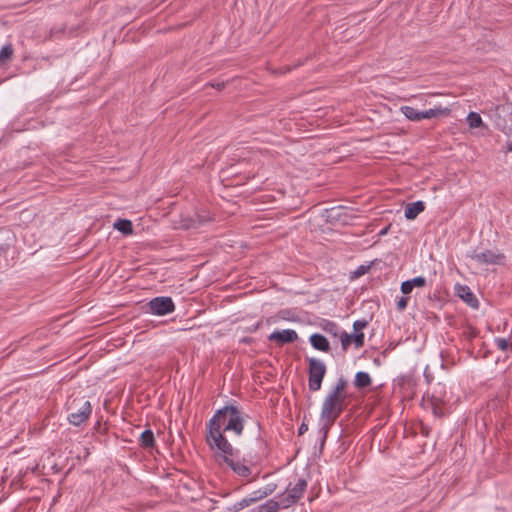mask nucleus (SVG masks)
Wrapping results in <instances>:
<instances>
[{"instance_id": "0eeeda50", "label": "nucleus", "mask_w": 512, "mask_h": 512, "mask_svg": "<svg viewBox=\"0 0 512 512\" xmlns=\"http://www.w3.org/2000/svg\"><path fill=\"white\" fill-rule=\"evenodd\" d=\"M152 314L163 316L174 312L175 305L171 297H155L148 303Z\"/></svg>"}, {"instance_id": "7c9ffc66", "label": "nucleus", "mask_w": 512, "mask_h": 512, "mask_svg": "<svg viewBox=\"0 0 512 512\" xmlns=\"http://www.w3.org/2000/svg\"><path fill=\"white\" fill-rule=\"evenodd\" d=\"M408 300L409 298L408 297H401L398 302H397V309L399 311H403L406 309L407 305H408Z\"/></svg>"}, {"instance_id": "1a4fd4ad", "label": "nucleus", "mask_w": 512, "mask_h": 512, "mask_svg": "<svg viewBox=\"0 0 512 512\" xmlns=\"http://www.w3.org/2000/svg\"><path fill=\"white\" fill-rule=\"evenodd\" d=\"M473 259L481 264H503L505 255L497 251L486 250L484 252L476 253L473 256Z\"/></svg>"}, {"instance_id": "dca6fc26", "label": "nucleus", "mask_w": 512, "mask_h": 512, "mask_svg": "<svg viewBox=\"0 0 512 512\" xmlns=\"http://www.w3.org/2000/svg\"><path fill=\"white\" fill-rule=\"evenodd\" d=\"M307 487V482L304 479H299L293 487H288L287 491L295 496L298 501L304 494Z\"/></svg>"}, {"instance_id": "ddd939ff", "label": "nucleus", "mask_w": 512, "mask_h": 512, "mask_svg": "<svg viewBox=\"0 0 512 512\" xmlns=\"http://www.w3.org/2000/svg\"><path fill=\"white\" fill-rule=\"evenodd\" d=\"M458 296L463 299L471 307H477L478 301L468 286H459L457 289Z\"/></svg>"}, {"instance_id": "9b49d317", "label": "nucleus", "mask_w": 512, "mask_h": 512, "mask_svg": "<svg viewBox=\"0 0 512 512\" xmlns=\"http://www.w3.org/2000/svg\"><path fill=\"white\" fill-rule=\"evenodd\" d=\"M424 210L425 204L423 201L409 203L405 207V217L407 220H414Z\"/></svg>"}, {"instance_id": "4468645a", "label": "nucleus", "mask_w": 512, "mask_h": 512, "mask_svg": "<svg viewBox=\"0 0 512 512\" xmlns=\"http://www.w3.org/2000/svg\"><path fill=\"white\" fill-rule=\"evenodd\" d=\"M113 227L124 235H131L133 233V224L128 219H117Z\"/></svg>"}, {"instance_id": "412c9836", "label": "nucleus", "mask_w": 512, "mask_h": 512, "mask_svg": "<svg viewBox=\"0 0 512 512\" xmlns=\"http://www.w3.org/2000/svg\"><path fill=\"white\" fill-rule=\"evenodd\" d=\"M466 121L470 128H479L485 126L480 114L477 112H470L467 115Z\"/></svg>"}, {"instance_id": "c756f323", "label": "nucleus", "mask_w": 512, "mask_h": 512, "mask_svg": "<svg viewBox=\"0 0 512 512\" xmlns=\"http://www.w3.org/2000/svg\"><path fill=\"white\" fill-rule=\"evenodd\" d=\"M412 290H413V286L410 284V282L408 280L402 282V284H401V292L403 294H409V293L412 292Z\"/></svg>"}, {"instance_id": "393cba45", "label": "nucleus", "mask_w": 512, "mask_h": 512, "mask_svg": "<svg viewBox=\"0 0 512 512\" xmlns=\"http://www.w3.org/2000/svg\"><path fill=\"white\" fill-rule=\"evenodd\" d=\"M494 342L496 347L501 351H507L510 347H512V343L505 338H496Z\"/></svg>"}, {"instance_id": "473e14b6", "label": "nucleus", "mask_w": 512, "mask_h": 512, "mask_svg": "<svg viewBox=\"0 0 512 512\" xmlns=\"http://www.w3.org/2000/svg\"><path fill=\"white\" fill-rule=\"evenodd\" d=\"M368 267H365V266H360L357 271L355 272V274L357 276H360V275H363L364 273H366Z\"/></svg>"}, {"instance_id": "bb28decb", "label": "nucleus", "mask_w": 512, "mask_h": 512, "mask_svg": "<svg viewBox=\"0 0 512 512\" xmlns=\"http://www.w3.org/2000/svg\"><path fill=\"white\" fill-rule=\"evenodd\" d=\"M410 282V284L414 287H419V288H422L426 285V279L425 277L423 276H418V277H415L411 280H408Z\"/></svg>"}, {"instance_id": "a211bd4d", "label": "nucleus", "mask_w": 512, "mask_h": 512, "mask_svg": "<svg viewBox=\"0 0 512 512\" xmlns=\"http://www.w3.org/2000/svg\"><path fill=\"white\" fill-rule=\"evenodd\" d=\"M297 502L295 496L290 494L287 490L285 493L279 496V500L277 503L279 504L281 509L289 508L291 505Z\"/></svg>"}, {"instance_id": "c85d7f7f", "label": "nucleus", "mask_w": 512, "mask_h": 512, "mask_svg": "<svg viewBox=\"0 0 512 512\" xmlns=\"http://www.w3.org/2000/svg\"><path fill=\"white\" fill-rule=\"evenodd\" d=\"M325 330L333 334L334 336H338V334L340 333L338 325L333 322H328L325 326Z\"/></svg>"}, {"instance_id": "20e7f679", "label": "nucleus", "mask_w": 512, "mask_h": 512, "mask_svg": "<svg viewBox=\"0 0 512 512\" xmlns=\"http://www.w3.org/2000/svg\"><path fill=\"white\" fill-rule=\"evenodd\" d=\"M68 421L74 426H80L88 420L92 412L91 403L85 398H75L68 404Z\"/></svg>"}, {"instance_id": "423d86ee", "label": "nucleus", "mask_w": 512, "mask_h": 512, "mask_svg": "<svg viewBox=\"0 0 512 512\" xmlns=\"http://www.w3.org/2000/svg\"><path fill=\"white\" fill-rule=\"evenodd\" d=\"M308 386L311 391H318L321 388L322 381L326 374L325 364L316 358H310L308 360Z\"/></svg>"}, {"instance_id": "f704fd0d", "label": "nucleus", "mask_w": 512, "mask_h": 512, "mask_svg": "<svg viewBox=\"0 0 512 512\" xmlns=\"http://www.w3.org/2000/svg\"><path fill=\"white\" fill-rule=\"evenodd\" d=\"M507 150L512 152V140L507 143Z\"/></svg>"}, {"instance_id": "2f4dec72", "label": "nucleus", "mask_w": 512, "mask_h": 512, "mask_svg": "<svg viewBox=\"0 0 512 512\" xmlns=\"http://www.w3.org/2000/svg\"><path fill=\"white\" fill-rule=\"evenodd\" d=\"M207 86L216 88L217 90H222L224 88L225 84L223 82H221V83H208Z\"/></svg>"}, {"instance_id": "b1692460", "label": "nucleus", "mask_w": 512, "mask_h": 512, "mask_svg": "<svg viewBox=\"0 0 512 512\" xmlns=\"http://www.w3.org/2000/svg\"><path fill=\"white\" fill-rule=\"evenodd\" d=\"M338 336L341 341L342 349L347 350V348L349 347V345L352 342V336L345 331L340 332L338 334Z\"/></svg>"}, {"instance_id": "f257e3e1", "label": "nucleus", "mask_w": 512, "mask_h": 512, "mask_svg": "<svg viewBox=\"0 0 512 512\" xmlns=\"http://www.w3.org/2000/svg\"><path fill=\"white\" fill-rule=\"evenodd\" d=\"M245 418L243 413L233 405L219 409L206 424V443L208 447L222 445L231 451V443L224 432H233L241 436L244 430ZM225 452V449H222Z\"/></svg>"}, {"instance_id": "f3484780", "label": "nucleus", "mask_w": 512, "mask_h": 512, "mask_svg": "<svg viewBox=\"0 0 512 512\" xmlns=\"http://www.w3.org/2000/svg\"><path fill=\"white\" fill-rule=\"evenodd\" d=\"M140 446L143 448H151L155 444L154 434L151 430H145L140 435Z\"/></svg>"}, {"instance_id": "6e6552de", "label": "nucleus", "mask_w": 512, "mask_h": 512, "mask_svg": "<svg viewBox=\"0 0 512 512\" xmlns=\"http://www.w3.org/2000/svg\"><path fill=\"white\" fill-rule=\"evenodd\" d=\"M268 339L278 345L293 343L298 339V334L293 329L276 330L272 332Z\"/></svg>"}, {"instance_id": "2eb2a0df", "label": "nucleus", "mask_w": 512, "mask_h": 512, "mask_svg": "<svg viewBox=\"0 0 512 512\" xmlns=\"http://www.w3.org/2000/svg\"><path fill=\"white\" fill-rule=\"evenodd\" d=\"M371 377L366 372H357L354 379V386L358 389H363L371 385Z\"/></svg>"}, {"instance_id": "c9c22d12", "label": "nucleus", "mask_w": 512, "mask_h": 512, "mask_svg": "<svg viewBox=\"0 0 512 512\" xmlns=\"http://www.w3.org/2000/svg\"><path fill=\"white\" fill-rule=\"evenodd\" d=\"M263 492H264V491H261V490H259V491H255V492L252 494V496H251V497H258V496H259V493H263Z\"/></svg>"}, {"instance_id": "39448f33", "label": "nucleus", "mask_w": 512, "mask_h": 512, "mask_svg": "<svg viewBox=\"0 0 512 512\" xmlns=\"http://www.w3.org/2000/svg\"><path fill=\"white\" fill-rule=\"evenodd\" d=\"M444 396V386L438 384L437 388L435 389L431 396L427 395V397L423 398V407L427 410H431L434 416L442 418L445 415Z\"/></svg>"}, {"instance_id": "f8f14e48", "label": "nucleus", "mask_w": 512, "mask_h": 512, "mask_svg": "<svg viewBox=\"0 0 512 512\" xmlns=\"http://www.w3.org/2000/svg\"><path fill=\"white\" fill-rule=\"evenodd\" d=\"M310 343H311L312 347L316 350H319L322 352H329V350H330L329 341L322 334H318V333L312 334L310 336Z\"/></svg>"}, {"instance_id": "f03ea898", "label": "nucleus", "mask_w": 512, "mask_h": 512, "mask_svg": "<svg viewBox=\"0 0 512 512\" xmlns=\"http://www.w3.org/2000/svg\"><path fill=\"white\" fill-rule=\"evenodd\" d=\"M348 382L340 377L323 399L320 420L325 427H331L347 407Z\"/></svg>"}, {"instance_id": "72a5a7b5", "label": "nucleus", "mask_w": 512, "mask_h": 512, "mask_svg": "<svg viewBox=\"0 0 512 512\" xmlns=\"http://www.w3.org/2000/svg\"><path fill=\"white\" fill-rule=\"evenodd\" d=\"M307 429H308L307 425L303 423V424L299 427V429H298V434H299V435L304 434V433L307 431Z\"/></svg>"}, {"instance_id": "6ab92c4d", "label": "nucleus", "mask_w": 512, "mask_h": 512, "mask_svg": "<svg viewBox=\"0 0 512 512\" xmlns=\"http://www.w3.org/2000/svg\"><path fill=\"white\" fill-rule=\"evenodd\" d=\"M280 506L276 500L270 499L264 504L260 505L257 510H252L251 512H278L280 510Z\"/></svg>"}, {"instance_id": "5701e85b", "label": "nucleus", "mask_w": 512, "mask_h": 512, "mask_svg": "<svg viewBox=\"0 0 512 512\" xmlns=\"http://www.w3.org/2000/svg\"><path fill=\"white\" fill-rule=\"evenodd\" d=\"M13 47L11 44L5 45L0 50V63H4L12 58Z\"/></svg>"}, {"instance_id": "9d476101", "label": "nucleus", "mask_w": 512, "mask_h": 512, "mask_svg": "<svg viewBox=\"0 0 512 512\" xmlns=\"http://www.w3.org/2000/svg\"><path fill=\"white\" fill-rule=\"evenodd\" d=\"M271 492H272V490L264 491L263 493H259L258 497H246V498H243L241 501H238V502L234 503L232 508H231V510L233 512H239L242 509H244L245 507H248L249 505L257 502L258 500H261L264 497H266Z\"/></svg>"}, {"instance_id": "7ed1b4c3", "label": "nucleus", "mask_w": 512, "mask_h": 512, "mask_svg": "<svg viewBox=\"0 0 512 512\" xmlns=\"http://www.w3.org/2000/svg\"><path fill=\"white\" fill-rule=\"evenodd\" d=\"M213 452V456L216 462L220 465L226 464L235 474L247 477L250 475V468L244 463L238 460V450L234 449L231 445V451L225 448V452L222 450V445L209 447Z\"/></svg>"}, {"instance_id": "a878e982", "label": "nucleus", "mask_w": 512, "mask_h": 512, "mask_svg": "<svg viewBox=\"0 0 512 512\" xmlns=\"http://www.w3.org/2000/svg\"><path fill=\"white\" fill-rule=\"evenodd\" d=\"M351 336L356 348H360L364 345V334L362 332H355V334Z\"/></svg>"}, {"instance_id": "4be33fe9", "label": "nucleus", "mask_w": 512, "mask_h": 512, "mask_svg": "<svg viewBox=\"0 0 512 512\" xmlns=\"http://www.w3.org/2000/svg\"><path fill=\"white\" fill-rule=\"evenodd\" d=\"M447 112V109H443V108H433V109H428L426 111H420V117H421V120L422 119H431V118H435V117H438L440 115H443Z\"/></svg>"}, {"instance_id": "aec40b11", "label": "nucleus", "mask_w": 512, "mask_h": 512, "mask_svg": "<svg viewBox=\"0 0 512 512\" xmlns=\"http://www.w3.org/2000/svg\"><path fill=\"white\" fill-rule=\"evenodd\" d=\"M400 111L405 115V117L411 121H420L421 115L420 111L416 110L411 106H402Z\"/></svg>"}, {"instance_id": "e433bc0d", "label": "nucleus", "mask_w": 512, "mask_h": 512, "mask_svg": "<svg viewBox=\"0 0 512 512\" xmlns=\"http://www.w3.org/2000/svg\"><path fill=\"white\" fill-rule=\"evenodd\" d=\"M187 228L194 227V224L186 225Z\"/></svg>"}, {"instance_id": "cd10ccee", "label": "nucleus", "mask_w": 512, "mask_h": 512, "mask_svg": "<svg viewBox=\"0 0 512 512\" xmlns=\"http://www.w3.org/2000/svg\"><path fill=\"white\" fill-rule=\"evenodd\" d=\"M368 325V321L363 319V320H356L354 323H353V328H354V331L355 332H361L364 328H366Z\"/></svg>"}]
</instances>
